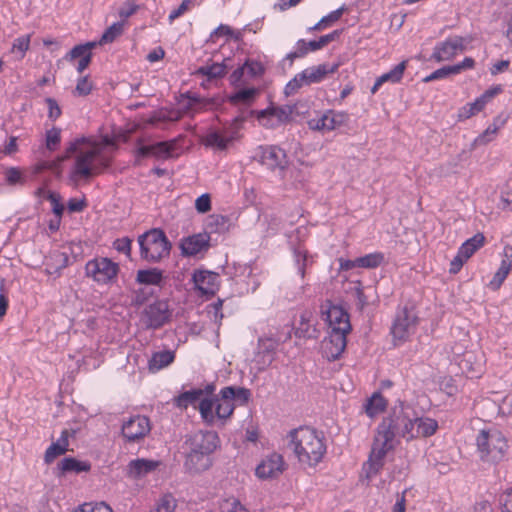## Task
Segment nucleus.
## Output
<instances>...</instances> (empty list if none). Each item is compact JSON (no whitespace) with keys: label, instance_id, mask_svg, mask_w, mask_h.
<instances>
[{"label":"nucleus","instance_id":"obj_1","mask_svg":"<svg viewBox=\"0 0 512 512\" xmlns=\"http://www.w3.org/2000/svg\"><path fill=\"white\" fill-rule=\"evenodd\" d=\"M106 147L116 148L114 139L109 136H104L101 140L92 137L77 138L69 144L59 162L73 156L74 164L70 171V179L75 184L89 182L111 166L113 155Z\"/></svg>","mask_w":512,"mask_h":512},{"label":"nucleus","instance_id":"obj_2","mask_svg":"<svg viewBox=\"0 0 512 512\" xmlns=\"http://www.w3.org/2000/svg\"><path fill=\"white\" fill-rule=\"evenodd\" d=\"M288 446L300 465L316 467L324 458L327 447L321 432L310 427H299L288 434Z\"/></svg>","mask_w":512,"mask_h":512},{"label":"nucleus","instance_id":"obj_3","mask_svg":"<svg viewBox=\"0 0 512 512\" xmlns=\"http://www.w3.org/2000/svg\"><path fill=\"white\" fill-rule=\"evenodd\" d=\"M396 436H398V431H396L394 420L389 414L378 425L369 458L363 465V471L368 480H371L382 469L387 453L393 450L397 444Z\"/></svg>","mask_w":512,"mask_h":512},{"label":"nucleus","instance_id":"obj_4","mask_svg":"<svg viewBox=\"0 0 512 512\" xmlns=\"http://www.w3.org/2000/svg\"><path fill=\"white\" fill-rule=\"evenodd\" d=\"M475 445L480 461L488 465L503 462L510 448L507 437L495 428L480 430L475 438Z\"/></svg>","mask_w":512,"mask_h":512},{"label":"nucleus","instance_id":"obj_5","mask_svg":"<svg viewBox=\"0 0 512 512\" xmlns=\"http://www.w3.org/2000/svg\"><path fill=\"white\" fill-rule=\"evenodd\" d=\"M213 386L208 385L205 389H191L181 393L174 399L175 405L180 409H187L189 406L198 408L201 418L208 425L215 423L213 413L214 402L210 398Z\"/></svg>","mask_w":512,"mask_h":512},{"label":"nucleus","instance_id":"obj_6","mask_svg":"<svg viewBox=\"0 0 512 512\" xmlns=\"http://www.w3.org/2000/svg\"><path fill=\"white\" fill-rule=\"evenodd\" d=\"M251 398V391L245 387L227 386L220 390L214 402L215 420H226L231 417L236 405H246Z\"/></svg>","mask_w":512,"mask_h":512},{"label":"nucleus","instance_id":"obj_7","mask_svg":"<svg viewBox=\"0 0 512 512\" xmlns=\"http://www.w3.org/2000/svg\"><path fill=\"white\" fill-rule=\"evenodd\" d=\"M141 257L148 262H159L170 253L171 244L165 233L159 229H152L139 236Z\"/></svg>","mask_w":512,"mask_h":512},{"label":"nucleus","instance_id":"obj_8","mask_svg":"<svg viewBox=\"0 0 512 512\" xmlns=\"http://www.w3.org/2000/svg\"><path fill=\"white\" fill-rule=\"evenodd\" d=\"M119 265L106 257L94 258L85 265V275L98 284H109L116 280Z\"/></svg>","mask_w":512,"mask_h":512},{"label":"nucleus","instance_id":"obj_9","mask_svg":"<svg viewBox=\"0 0 512 512\" xmlns=\"http://www.w3.org/2000/svg\"><path fill=\"white\" fill-rule=\"evenodd\" d=\"M172 312L168 302L157 300L144 308L141 321L146 328L158 329L170 321Z\"/></svg>","mask_w":512,"mask_h":512},{"label":"nucleus","instance_id":"obj_10","mask_svg":"<svg viewBox=\"0 0 512 512\" xmlns=\"http://www.w3.org/2000/svg\"><path fill=\"white\" fill-rule=\"evenodd\" d=\"M349 121V115L345 112L327 110L326 112L311 118L307 124L309 129L322 133L333 131L344 126Z\"/></svg>","mask_w":512,"mask_h":512},{"label":"nucleus","instance_id":"obj_11","mask_svg":"<svg viewBox=\"0 0 512 512\" xmlns=\"http://www.w3.org/2000/svg\"><path fill=\"white\" fill-rule=\"evenodd\" d=\"M417 323L416 316L408 309L400 311L391 327V334L395 341V345L406 341L414 332Z\"/></svg>","mask_w":512,"mask_h":512},{"label":"nucleus","instance_id":"obj_12","mask_svg":"<svg viewBox=\"0 0 512 512\" xmlns=\"http://www.w3.org/2000/svg\"><path fill=\"white\" fill-rule=\"evenodd\" d=\"M184 444L188 451L211 455L219 444V437L214 431H198L188 436Z\"/></svg>","mask_w":512,"mask_h":512},{"label":"nucleus","instance_id":"obj_13","mask_svg":"<svg viewBox=\"0 0 512 512\" xmlns=\"http://www.w3.org/2000/svg\"><path fill=\"white\" fill-rule=\"evenodd\" d=\"M322 315L325 316L324 319L328 322L331 331L350 333L349 315L342 307L328 302L325 306H322Z\"/></svg>","mask_w":512,"mask_h":512},{"label":"nucleus","instance_id":"obj_14","mask_svg":"<svg viewBox=\"0 0 512 512\" xmlns=\"http://www.w3.org/2000/svg\"><path fill=\"white\" fill-rule=\"evenodd\" d=\"M151 430L149 418L142 415H135L124 421L122 435L127 442H138L143 439Z\"/></svg>","mask_w":512,"mask_h":512},{"label":"nucleus","instance_id":"obj_15","mask_svg":"<svg viewBox=\"0 0 512 512\" xmlns=\"http://www.w3.org/2000/svg\"><path fill=\"white\" fill-rule=\"evenodd\" d=\"M259 161L268 169L284 171L288 166V159L285 151L278 146H261L259 148Z\"/></svg>","mask_w":512,"mask_h":512},{"label":"nucleus","instance_id":"obj_16","mask_svg":"<svg viewBox=\"0 0 512 512\" xmlns=\"http://www.w3.org/2000/svg\"><path fill=\"white\" fill-rule=\"evenodd\" d=\"M285 470V461L281 454L276 452L267 455L256 467V476L260 479H273L279 477Z\"/></svg>","mask_w":512,"mask_h":512},{"label":"nucleus","instance_id":"obj_17","mask_svg":"<svg viewBox=\"0 0 512 512\" xmlns=\"http://www.w3.org/2000/svg\"><path fill=\"white\" fill-rule=\"evenodd\" d=\"M139 145L136 150V163L140 157L153 156L157 159H167L171 157L176 146V140L161 141L152 145H142V139L137 140Z\"/></svg>","mask_w":512,"mask_h":512},{"label":"nucleus","instance_id":"obj_18","mask_svg":"<svg viewBox=\"0 0 512 512\" xmlns=\"http://www.w3.org/2000/svg\"><path fill=\"white\" fill-rule=\"evenodd\" d=\"M390 414L396 425L398 436L408 441L418 437L416 434V417H410L402 406L394 408Z\"/></svg>","mask_w":512,"mask_h":512},{"label":"nucleus","instance_id":"obj_19","mask_svg":"<svg viewBox=\"0 0 512 512\" xmlns=\"http://www.w3.org/2000/svg\"><path fill=\"white\" fill-rule=\"evenodd\" d=\"M465 50V39L455 36L437 44L434 48L432 59L437 62L451 60L458 52Z\"/></svg>","mask_w":512,"mask_h":512},{"label":"nucleus","instance_id":"obj_20","mask_svg":"<svg viewBox=\"0 0 512 512\" xmlns=\"http://www.w3.org/2000/svg\"><path fill=\"white\" fill-rule=\"evenodd\" d=\"M293 110L294 107L290 105L269 107L258 113V120L262 122L265 127L273 128L279 124L289 122Z\"/></svg>","mask_w":512,"mask_h":512},{"label":"nucleus","instance_id":"obj_21","mask_svg":"<svg viewBox=\"0 0 512 512\" xmlns=\"http://www.w3.org/2000/svg\"><path fill=\"white\" fill-rule=\"evenodd\" d=\"M348 333L330 331L322 342L323 355L329 360H336L344 352L347 345Z\"/></svg>","mask_w":512,"mask_h":512},{"label":"nucleus","instance_id":"obj_22","mask_svg":"<svg viewBox=\"0 0 512 512\" xmlns=\"http://www.w3.org/2000/svg\"><path fill=\"white\" fill-rule=\"evenodd\" d=\"M212 466V459L210 454L203 452L196 453V451H186L184 468L185 471L191 475L200 474L208 470Z\"/></svg>","mask_w":512,"mask_h":512},{"label":"nucleus","instance_id":"obj_23","mask_svg":"<svg viewBox=\"0 0 512 512\" xmlns=\"http://www.w3.org/2000/svg\"><path fill=\"white\" fill-rule=\"evenodd\" d=\"M196 289L202 294L214 295L219 289V275L211 271H196L193 274Z\"/></svg>","mask_w":512,"mask_h":512},{"label":"nucleus","instance_id":"obj_24","mask_svg":"<svg viewBox=\"0 0 512 512\" xmlns=\"http://www.w3.org/2000/svg\"><path fill=\"white\" fill-rule=\"evenodd\" d=\"M209 241L210 236L207 233H199L184 238L180 245L182 254L186 256H195L208 249Z\"/></svg>","mask_w":512,"mask_h":512},{"label":"nucleus","instance_id":"obj_25","mask_svg":"<svg viewBox=\"0 0 512 512\" xmlns=\"http://www.w3.org/2000/svg\"><path fill=\"white\" fill-rule=\"evenodd\" d=\"M74 430L64 429L61 432L59 439L53 442L45 451L44 461L46 464L52 463L58 456L65 454L68 451L69 437L74 436Z\"/></svg>","mask_w":512,"mask_h":512},{"label":"nucleus","instance_id":"obj_26","mask_svg":"<svg viewBox=\"0 0 512 512\" xmlns=\"http://www.w3.org/2000/svg\"><path fill=\"white\" fill-rule=\"evenodd\" d=\"M338 64L330 66L329 64H320L318 66L309 67L302 71V76L306 81V85L321 82L328 74L334 73L338 69Z\"/></svg>","mask_w":512,"mask_h":512},{"label":"nucleus","instance_id":"obj_27","mask_svg":"<svg viewBox=\"0 0 512 512\" xmlns=\"http://www.w3.org/2000/svg\"><path fill=\"white\" fill-rule=\"evenodd\" d=\"M407 67V61L404 60L392 68L389 72L382 74L378 77L371 88V93L375 94L382 84L386 82L398 83L403 77L404 71Z\"/></svg>","mask_w":512,"mask_h":512},{"label":"nucleus","instance_id":"obj_28","mask_svg":"<svg viewBox=\"0 0 512 512\" xmlns=\"http://www.w3.org/2000/svg\"><path fill=\"white\" fill-rule=\"evenodd\" d=\"M158 461L148 459H135L128 464V473L131 477L138 478L154 471L159 466Z\"/></svg>","mask_w":512,"mask_h":512},{"label":"nucleus","instance_id":"obj_29","mask_svg":"<svg viewBox=\"0 0 512 512\" xmlns=\"http://www.w3.org/2000/svg\"><path fill=\"white\" fill-rule=\"evenodd\" d=\"M58 468L62 474L89 472L91 464L88 461H81L74 457H65L58 463Z\"/></svg>","mask_w":512,"mask_h":512},{"label":"nucleus","instance_id":"obj_30","mask_svg":"<svg viewBox=\"0 0 512 512\" xmlns=\"http://www.w3.org/2000/svg\"><path fill=\"white\" fill-rule=\"evenodd\" d=\"M312 313L310 311H303L300 314L299 324L295 328V335L298 338H316L317 330L311 324Z\"/></svg>","mask_w":512,"mask_h":512},{"label":"nucleus","instance_id":"obj_31","mask_svg":"<svg viewBox=\"0 0 512 512\" xmlns=\"http://www.w3.org/2000/svg\"><path fill=\"white\" fill-rule=\"evenodd\" d=\"M175 358L172 351H160L154 353L148 361V368L151 372H157L170 365Z\"/></svg>","mask_w":512,"mask_h":512},{"label":"nucleus","instance_id":"obj_32","mask_svg":"<svg viewBox=\"0 0 512 512\" xmlns=\"http://www.w3.org/2000/svg\"><path fill=\"white\" fill-rule=\"evenodd\" d=\"M136 281L139 284L160 286L163 281V273L157 268L138 270Z\"/></svg>","mask_w":512,"mask_h":512},{"label":"nucleus","instance_id":"obj_33","mask_svg":"<svg viewBox=\"0 0 512 512\" xmlns=\"http://www.w3.org/2000/svg\"><path fill=\"white\" fill-rule=\"evenodd\" d=\"M485 243V236L482 233H477L473 237L466 240L461 247L459 252L461 256L469 259L478 249H480Z\"/></svg>","mask_w":512,"mask_h":512},{"label":"nucleus","instance_id":"obj_34","mask_svg":"<svg viewBox=\"0 0 512 512\" xmlns=\"http://www.w3.org/2000/svg\"><path fill=\"white\" fill-rule=\"evenodd\" d=\"M438 429L436 420L429 417H416V434L418 437L432 436Z\"/></svg>","mask_w":512,"mask_h":512},{"label":"nucleus","instance_id":"obj_35","mask_svg":"<svg viewBox=\"0 0 512 512\" xmlns=\"http://www.w3.org/2000/svg\"><path fill=\"white\" fill-rule=\"evenodd\" d=\"M232 140V136L224 135L218 131H212L205 136L204 144L208 147L224 150Z\"/></svg>","mask_w":512,"mask_h":512},{"label":"nucleus","instance_id":"obj_36","mask_svg":"<svg viewBox=\"0 0 512 512\" xmlns=\"http://www.w3.org/2000/svg\"><path fill=\"white\" fill-rule=\"evenodd\" d=\"M387 402L384 397L376 392L374 393L365 404V412L369 417H374L383 412L386 408Z\"/></svg>","mask_w":512,"mask_h":512},{"label":"nucleus","instance_id":"obj_37","mask_svg":"<svg viewBox=\"0 0 512 512\" xmlns=\"http://www.w3.org/2000/svg\"><path fill=\"white\" fill-rule=\"evenodd\" d=\"M384 254L381 252H374L362 257L357 258L359 268L374 269L379 267L384 262Z\"/></svg>","mask_w":512,"mask_h":512},{"label":"nucleus","instance_id":"obj_38","mask_svg":"<svg viewBox=\"0 0 512 512\" xmlns=\"http://www.w3.org/2000/svg\"><path fill=\"white\" fill-rule=\"evenodd\" d=\"M227 65L224 62L213 63L210 65L201 66L197 73L207 76L209 79L220 78L226 74Z\"/></svg>","mask_w":512,"mask_h":512},{"label":"nucleus","instance_id":"obj_39","mask_svg":"<svg viewBox=\"0 0 512 512\" xmlns=\"http://www.w3.org/2000/svg\"><path fill=\"white\" fill-rule=\"evenodd\" d=\"M293 255L298 274L302 279H304L306 275V267L309 263L308 251L299 246L293 249Z\"/></svg>","mask_w":512,"mask_h":512},{"label":"nucleus","instance_id":"obj_40","mask_svg":"<svg viewBox=\"0 0 512 512\" xmlns=\"http://www.w3.org/2000/svg\"><path fill=\"white\" fill-rule=\"evenodd\" d=\"M177 506L176 499L170 493L162 495L157 501L155 510L151 512H174Z\"/></svg>","mask_w":512,"mask_h":512},{"label":"nucleus","instance_id":"obj_41","mask_svg":"<svg viewBox=\"0 0 512 512\" xmlns=\"http://www.w3.org/2000/svg\"><path fill=\"white\" fill-rule=\"evenodd\" d=\"M485 105L483 101L477 98L474 102L468 103L459 110L458 117L460 120L468 119L478 112L482 111Z\"/></svg>","mask_w":512,"mask_h":512},{"label":"nucleus","instance_id":"obj_42","mask_svg":"<svg viewBox=\"0 0 512 512\" xmlns=\"http://www.w3.org/2000/svg\"><path fill=\"white\" fill-rule=\"evenodd\" d=\"M123 33V23L116 22L113 23L106 31L103 33L101 39L97 44H107L113 42L117 37H119Z\"/></svg>","mask_w":512,"mask_h":512},{"label":"nucleus","instance_id":"obj_43","mask_svg":"<svg viewBox=\"0 0 512 512\" xmlns=\"http://www.w3.org/2000/svg\"><path fill=\"white\" fill-rule=\"evenodd\" d=\"M30 39L31 36L29 34L16 38L13 41L11 52L17 53L19 58L22 59L30 47Z\"/></svg>","mask_w":512,"mask_h":512},{"label":"nucleus","instance_id":"obj_44","mask_svg":"<svg viewBox=\"0 0 512 512\" xmlns=\"http://www.w3.org/2000/svg\"><path fill=\"white\" fill-rule=\"evenodd\" d=\"M344 8H339L337 10L332 11L327 16H324L318 23H316L313 27L310 28L311 31L321 30L333 22L338 21L342 14Z\"/></svg>","mask_w":512,"mask_h":512},{"label":"nucleus","instance_id":"obj_45","mask_svg":"<svg viewBox=\"0 0 512 512\" xmlns=\"http://www.w3.org/2000/svg\"><path fill=\"white\" fill-rule=\"evenodd\" d=\"M257 93L256 88H246L237 91L235 94L230 96V102L232 103H249L251 102Z\"/></svg>","mask_w":512,"mask_h":512},{"label":"nucleus","instance_id":"obj_46","mask_svg":"<svg viewBox=\"0 0 512 512\" xmlns=\"http://www.w3.org/2000/svg\"><path fill=\"white\" fill-rule=\"evenodd\" d=\"M500 129V126L496 124V122H493L491 125H489L486 130L480 134L474 141L476 145H485L492 141L494 137L496 136L498 130Z\"/></svg>","mask_w":512,"mask_h":512},{"label":"nucleus","instance_id":"obj_47","mask_svg":"<svg viewBox=\"0 0 512 512\" xmlns=\"http://www.w3.org/2000/svg\"><path fill=\"white\" fill-rule=\"evenodd\" d=\"M510 268L505 264V262L501 261L500 267L494 274L493 279L490 281V287L494 290L500 288L504 280L507 278Z\"/></svg>","mask_w":512,"mask_h":512},{"label":"nucleus","instance_id":"obj_48","mask_svg":"<svg viewBox=\"0 0 512 512\" xmlns=\"http://www.w3.org/2000/svg\"><path fill=\"white\" fill-rule=\"evenodd\" d=\"M455 74H457V68H452V66H444L442 68L435 70L430 75L426 76L423 79V82L428 83V82H431L434 80L447 78L450 75H455Z\"/></svg>","mask_w":512,"mask_h":512},{"label":"nucleus","instance_id":"obj_49","mask_svg":"<svg viewBox=\"0 0 512 512\" xmlns=\"http://www.w3.org/2000/svg\"><path fill=\"white\" fill-rule=\"evenodd\" d=\"M97 42H87L85 44L76 45L69 53L71 59L82 58L86 55H92L91 50L96 47Z\"/></svg>","mask_w":512,"mask_h":512},{"label":"nucleus","instance_id":"obj_50","mask_svg":"<svg viewBox=\"0 0 512 512\" xmlns=\"http://www.w3.org/2000/svg\"><path fill=\"white\" fill-rule=\"evenodd\" d=\"M222 512H248L247 508L235 497L225 499L221 504Z\"/></svg>","mask_w":512,"mask_h":512},{"label":"nucleus","instance_id":"obj_51","mask_svg":"<svg viewBox=\"0 0 512 512\" xmlns=\"http://www.w3.org/2000/svg\"><path fill=\"white\" fill-rule=\"evenodd\" d=\"M74 512H113L110 506L104 502L100 503H84L80 505Z\"/></svg>","mask_w":512,"mask_h":512},{"label":"nucleus","instance_id":"obj_52","mask_svg":"<svg viewBox=\"0 0 512 512\" xmlns=\"http://www.w3.org/2000/svg\"><path fill=\"white\" fill-rule=\"evenodd\" d=\"M303 85H306V81L304 80L301 72L295 75V77L286 84L284 93L285 95L290 96L296 93Z\"/></svg>","mask_w":512,"mask_h":512},{"label":"nucleus","instance_id":"obj_53","mask_svg":"<svg viewBox=\"0 0 512 512\" xmlns=\"http://www.w3.org/2000/svg\"><path fill=\"white\" fill-rule=\"evenodd\" d=\"M61 130L58 128H52L46 133V147L50 151H53L57 148L61 141Z\"/></svg>","mask_w":512,"mask_h":512},{"label":"nucleus","instance_id":"obj_54","mask_svg":"<svg viewBox=\"0 0 512 512\" xmlns=\"http://www.w3.org/2000/svg\"><path fill=\"white\" fill-rule=\"evenodd\" d=\"M139 5L136 4L135 0H127L123 6L119 9V17L127 19L137 12Z\"/></svg>","mask_w":512,"mask_h":512},{"label":"nucleus","instance_id":"obj_55","mask_svg":"<svg viewBox=\"0 0 512 512\" xmlns=\"http://www.w3.org/2000/svg\"><path fill=\"white\" fill-rule=\"evenodd\" d=\"M47 199L52 204V210L56 215V218H61L64 211V206L60 202V196L54 192H48Z\"/></svg>","mask_w":512,"mask_h":512},{"label":"nucleus","instance_id":"obj_56","mask_svg":"<svg viewBox=\"0 0 512 512\" xmlns=\"http://www.w3.org/2000/svg\"><path fill=\"white\" fill-rule=\"evenodd\" d=\"M244 66H245L247 73L251 77L261 76L265 71L262 63H260L258 61H247V62H245Z\"/></svg>","mask_w":512,"mask_h":512},{"label":"nucleus","instance_id":"obj_57","mask_svg":"<svg viewBox=\"0 0 512 512\" xmlns=\"http://www.w3.org/2000/svg\"><path fill=\"white\" fill-rule=\"evenodd\" d=\"M195 208L199 213H206L211 209V199L209 194H202L195 201Z\"/></svg>","mask_w":512,"mask_h":512},{"label":"nucleus","instance_id":"obj_58","mask_svg":"<svg viewBox=\"0 0 512 512\" xmlns=\"http://www.w3.org/2000/svg\"><path fill=\"white\" fill-rule=\"evenodd\" d=\"M131 243L132 241L128 237L119 238L114 241V248L127 256L131 254Z\"/></svg>","mask_w":512,"mask_h":512},{"label":"nucleus","instance_id":"obj_59","mask_svg":"<svg viewBox=\"0 0 512 512\" xmlns=\"http://www.w3.org/2000/svg\"><path fill=\"white\" fill-rule=\"evenodd\" d=\"M233 34V29L225 24H220L215 30H213L210 34L209 40L211 42H216V39L221 36L230 37Z\"/></svg>","mask_w":512,"mask_h":512},{"label":"nucleus","instance_id":"obj_60","mask_svg":"<svg viewBox=\"0 0 512 512\" xmlns=\"http://www.w3.org/2000/svg\"><path fill=\"white\" fill-rule=\"evenodd\" d=\"M91 90H92V84L88 80V78L86 76L81 77L77 82L75 91L79 95L85 96V95H88L91 92Z\"/></svg>","mask_w":512,"mask_h":512},{"label":"nucleus","instance_id":"obj_61","mask_svg":"<svg viewBox=\"0 0 512 512\" xmlns=\"http://www.w3.org/2000/svg\"><path fill=\"white\" fill-rule=\"evenodd\" d=\"M46 103L48 105V116L52 120H56L61 115V109L57 103V101L53 98H46Z\"/></svg>","mask_w":512,"mask_h":512},{"label":"nucleus","instance_id":"obj_62","mask_svg":"<svg viewBox=\"0 0 512 512\" xmlns=\"http://www.w3.org/2000/svg\"><path fill=\"white\" fill-rule=\"evenodd\" d=\"M5 177H6V181L11 185L21 183L22 179H23L22 173L20 172V170L17 168H14V167L9 168L5 172Z\"/></svg>","mask_w":512,"mask_h":512},{"label":"nucleus","instance_id":"obj_63","mask_svg":"<svg viewBox=\"0 0 512 512\" xmlns=\"http://www.w3.org/2000/svg\"><path fill=\"white\" fill-rule=\"evenodd\" d=\"M192 2H193V0H183L177 9L171 11V13L169 15V20L172 22L173 20H175L176 18H178L182 14H184L187 10H189Z\"/></svg>","mask_w":512,"mask_h":512},{"label":"nucleus","instance_id":"obj_64","mask_svg":"<svg viewBox=\"0 0 512 512\" xmlns=\"http://www.w3.org/2000/svg\"><path fill=\"white\" fill-rule=\"evenodd\" d=\"M502 512H512V489L506 490L500 497Z\"/></svg>","mask_w":512,"mask_h":512}]
</instances>
